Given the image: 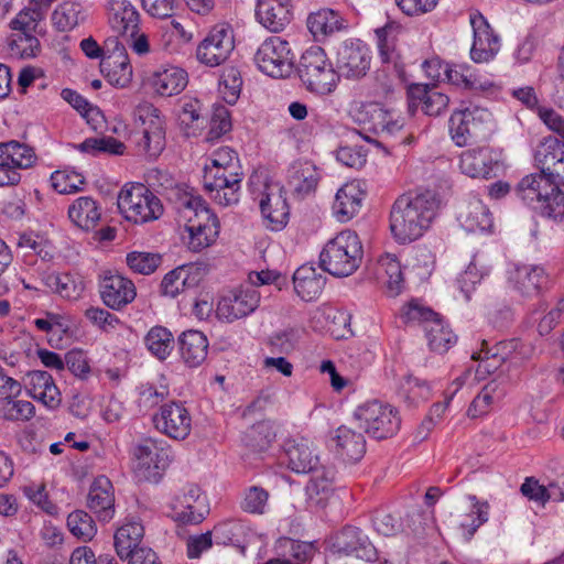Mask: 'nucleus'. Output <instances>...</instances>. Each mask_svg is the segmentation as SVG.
<instances>
[{"label": "nucleus", "mask_w": 564, "mask_h": 564, "mask_svg": "<svg viewBox=\"0 0 564 564\" xmlns=\"http://www.w3.org/2000/svg\"><path fill=\"white\" fill-rule=\"evenodd\" d=\"M440 199L426 191L414 196L403 194L393 203L390 210V230L399 243H409L430 228L436 217Z\"/></svg>", "instance_id": "obj_1"}, {"label": "nucleus", "mask_w": 564, "mask_h": 564, "mask_svg": "<svg viewBox=\"0 0 564 564\" xmlns=\"http://www.w3.org/2000/svg\"><path fill=\"white\" fill-rule=\"evenodd\" d=\"M174 205L180 220L188 234L186 243L193 252H200L214 245L219 235V221L203 198L186 188L175 192Z\"/></svg>", "instance_id": "obj_2"}, {"label": "nucleus", "mask_w": 564, "mask_h": 564, "mask_svg": "<svg viewBox=\"0 0 564 564\" xmlns=\"http://www.w3.org/2000/svg\"><path fill=\"white\" fill-rule=\"evenodd\" d=\"M364 249L358 235L343 230L330 239L319 253L321 268L334 276H349L359 267Z\"/></svg>", "instance_id": "obj_3"}, {"label": "nucleus", "mask_w": 564, "mask_h": 564, "mask_svg": "<svg viewBox=\"0 0 564 564\" xmlns=\"http://www.w3.org/2000/svg\"><path fill=\"white\" fill-rule=\"evenodd\" d=\"M297 74L304 87L317 95L333 93L339 83L336 68L319 46H312L302 54Z\"/></svg>", "instance_id": "obj_4"}, {"label": "nucleus", "mask_w": 564, "mask_h": 564, "mask_svg": "<svg viewBox=\"0 0 564 564\" xmlns=\"http://www.w3.org/2000/svg\"><path fill=\"white\" fill-rule=\"evenodd\" d=\"M250 188L253 199L258 203L267 227L271 230L283 229L290 216V207L284 187L278 183L261 177L251 176Z\"/></svg>", "instance_id": "obj_5"}, {"label": "nucleus", "mask_w": 564, "mask_h": 564, "mask_svg": "<svg viewBox=\"0 0 564 564\" xmlns=\"http://www.w3.org/2000/svg\"><path fill=\"white\" fill-rule=\"evenodd\" d=\"M118 208L122 216L134 224H145L159 219L163 205L142 183L126 184L118 196Z\"/></svg>", "instance_id": "obj_6"}, {"label": "nucleus", "mask_w": 564, "mask_h": 564, "mask_svg": "<svg viewBox=\"0 0 564 564\" xmlns=\"http://www.w3.org/2000/svg\"><path fill=\"white\" fill-rule=\"evenodd\" d=\"M533 354L531 345L513 338L497 343L491 348L482 349L479 352H473L474 360H480L478 371L491 373L499 367L506 366L507 372L518 371Z\"/></svg>", "instance_id": "obj_7"}, {"label": "nucleus", "mask_w": 564, "mask_h": 564, "mask_svg": "<svg viewBox=\"0 0 564 564\" xmlns=\"http://www.w3.org/2000/svg\"><path fill=\"white\" fill-rule=\"evenodd\" d=\"M354 419L357 421L359 429L376 440L394 436L401 425L397 409L377 400L357 406Z\"/></svg>", "instance_id": "obj_8"}, {"label": "nucleus", "mask_w": 564, "mask_h": 564, "mask_svg": "<svg viewBox=\"0 0 564 564\" xmlns=\"http://www.w3.org/2000/svg\"><path fill=\"white\" fill-rule=\"evenodd\" d=\"M259 69L268 76L284 78L291 75L294 65V54L290 43L280 36L267 37L254 54Z\"/></svg>", "instance_id": "obj_9"}, {"label": "nucleus", "mask_w": 564, "mask_h": 564, "mask_svg": "<svg viewBox=\"0 0 564 564\" xmlns=\"http://www.w3.org/2000/svg\"><path fill=\"white\" fill-rule=\"evenodd\" d=\"M241 177L238 173L223 166H205L204 188L209 197L221 206L239 202Z\"/></svg>", "instance_id": "obj_10"}, {"label": "nucleus", "mask_w": 564, "mask_h": 564, "mask_svg": "<svg viewBox=\"0 0 564 564\" xmlns=\"http://www.w3.org/2000/svg\"><path fill=\"white\" fill-rule=\"evenodd\" d=\"M235 48L232 29L227 24L213 26L196 48L199 63L216 67L228 59Z\"/></svg>", "instance_id": "obj_11"}, {"label": "nucleus", "mask_w": 564, "mask_h": 564, "mask_svg": "<svg viewBox=\"0 0 564 564\" xmlns=\"http://www.w3.org/2000/svg\"><path fill=\"white\" fill-rule=\"evenodd\" d=\"M371 61V52L362 41L347 40L337 50L336 72L339 77L357 80L367 75Z\"/></svg>", "instance_id": "obj_12"}, {"label": "nucleus", "mask_w": 564, "mask_h": 564, "mask_svg": "<svg viewBox=\"0 0 564 564\" xmlns=\"http://www.w3.org/2000/svg\"><path fill=\"white\" fill-rule=\"evenodd\" d=\"M330 553L337 560L350 557L371 562L377 558L376 547L368 536L356 527H346L336 534Z\"/></svg>", "instance_id": "obj_13"}, {"label": "nucleus", "mask_w": 564, "mask_h": 564, "mask_svg": "<svg viewBox=\"0 0 564 564\" xmlns=\"http://www.w3.org/2000/svg\"><path fill=\"white\" fill-rule=\"evenodd\" d=\"M133 455L137 468L145 479H156L160 470H164L172 460L166 442L151 437L143 438L137 444Z\"/></svg>", "instance_id": "obj_14"}, {"label": "nucleus", "mask_w": 564, "mask_h": 564, "mask_svg": "<svg viewBox=\"0 0 564 564\" xmlns=\"http://www.w3.org/2000/svg\"><path fill=\"white\" fill-rule=\"evenodd\" d=\"M172 517L184 524H198L208 512L205 495L195 485L184 487L171 502Z\"/></svg>", "instance_id": "obj_15"}, {"label": "nucleus", "mask_w": 564, "mask_h": 564, "mask_svg": "<svg viewBox=\"0 0 564 564\" xmlns=\"http://www.w3.org/2000/svg\"><path fill=\"white\" fill-rule=\"evenodd\" d=\"M403 29L397 22H388L375 31L380 59L389 67L392 66L397 78L404 82V61L400 47V37Z\"/></svg>", "instance_id": "obj_16"}, {"label": "nucleus", "mask_w": 564, "mask_h": 564, "mask_svg": "<svg viewBox=\"0 0 564 564\" xmlns=\"http://www.w3.org/2000/svg\"><path fill=\"white\" fill-rule=\"evenodd\" d=\"M260 303V293L253 286L239 288L223 295L217 305V316L234 322L251 314Z\"/></svg>", "instance_id": "obj_17"}, {"label": "nucleus", "mask_w": 564, "mask_h": 564, "mask_svg": "<svg viewBox=\"0 0 564 564\" xmlns=\"http://www.w3.org/2000/svg\"><path fill=\"white\" fill-rule=\"evenodd\" d=\"M158 431L173 440H185L192 430V417L182 402L171 401L163 404L153 416Z\"/></svg>", "instance_id": "obj_18"}, {"label": "nucleus", "mask_w": 564, "mask_h": 564, "mask_svg": "<svg viewBox=\"0 0 564 564\" xmlns=\"http://www.w3.org/2000/svg\"><path fill=\"white\" fill-rule=\"evenodd\" d=\"M501 160V152L489 145H476L462 152L459 167L470 177L489 178L496 175Z\"/></svg>", "instance_id": "obj_19"}, {"label": "nucleus", "mask_w": 564, "mask_h": 564, "mask_svg": "<svg viewBox=\"0 0 564 564\" xmlns=\"http://www.w3.org/2000/svg\"><path fill=\"white\" fill-rule=\"evenodd\" d=\"M469 21L474 33L471 59L476 63L489 62L500 50V39L480 12L470 13Z\"/></svg>", "instance_id": "obj_20"}, {"label": "nucleus", "mask_w": 564, "mask_h": 564, "mask_svg": "<svg viewBox=\"0 0 564 564\" xmlns=\"http://www.w3.org/2000/svg\"><path fill=\"white\" fill-rule=\"evenodd\" d=\"M100 296L106 306L119 311L137 296L134 283L120 274L106 275L100 284Z\"/></svg>", "instance_id": "obj_21"}, {"label": "nucleus", "mask_w": 564, "mask_h": 564, "mask_svg": "<svg viewBox=\"0 0 564 564\" xmlns=\"http://www.w3.org/2000/svg\"><path fill=\"white\" fill-rule=\"evenodd\" d=\"M409 108L419 107L427 116H440L448 106L449 97L436 86L411 85L408 89Z\"/></svg>", "instance_id": "obj_22"}, {"label": "nucleus", "mask_w": 564, "mask_h": 564, "mask_svg": "<svg viewBox=\"0 0 564 564\" xmlns=\"http://www.w3.org/2000/svg\"><path fill=\"white\" fill-rule=\"evenodd\" d=\"M87 508L96 513L99 520L109 521L113 518L115 490L108 477L98 476L94 479L87 495Z\"/></svg>", "instance_id": "obj_23"}, {"label": "nucleus", "mask_w": 564, "mask_h": 564, "mask_svg": "<svg viewBox=\"0 0 564 564\" xmlns=\"http://www.w3.org/2000/svg\"><path fill=\"white\" fill-rule=\"evenodd\" d=\"M366 196V191L360 181L354 180L344 184L336 193L333 204V213L337 220L346 223L355 217Z\"/></svg>", "instance_id": "obj_24"}, {"label": "nucleus", "mask_w": 564, "mask_h": 564, "mask_svg": "<svg viewBox=\"0 0 564 564\" xmlns=\"http://www.w3.org/2000/svg\"><path fill=\"white\" fill-rule=\"evenodd\" d=\"M534 160L541 173L564 186V143H539Z\"/></svg>", "instance_id": "obj_25"}, {"label": "nucleus", "mask_w": 564, "mask_h": 564, "mask_svg": "<svg viewBox=\"0 0 564 564\" xmlns=\"http://www.w3.org/2000/svg\"><path fill=\"white\" fill-rule=\"evenodd\" d=\"M288 466L295 473H310L319 465L317 448L305 437H296L285 443Z\"/></svg>", "instance_id": "obj_26"}, {"label": "nucleus", "mask_w": 564, "mask_h": 564, "mask_svg": "<svg viewBox=\"0 0 564 564\" xmlns=\"http://www.w3.org/2000/svg\"><path fill=\"white\" fill-rule=\"evenodd\" d=\"M319 182L317 167L311 161H296L288 170L286 184L296 198L313 194Z\"/></svg>", "instance_id": "obj_27"}, {"label": "nucleus", "mask_w": 564, "mask_h": 564, "mask_svg": "<svg viewBox=\"0 0 564 564\" xmlns=\"http://www.w3.org/2000/svg\"><path fill=\"white\" fill-rule=\"evenodd\" d=\"M24 387L29 395L50 409H55L61 403L59 390L47 371H29L24 378Z\"/></svg>", "instance_id": "obj_28"}, {"label": "nucleus", "mask_w": 564, "mask_h": 564, "mask_svg": "<svg viewBox=\"0 0 564 564\" xmlns=\"http://www.w3.org/2000/svg\"><path fill=\"white\" fill-rule=\"evenodd\" d=\"M291 0H258L256 17L268 30L280 32L291 22Z\"/></svg>", "instance_id": "obj_29"}, {"label": "nucleus", "mask_w": 564, "mask_h": 564, "mask_svg": "<svg viewBox=\"0 0 564 564\" xmlns=\"http://www.w3.org/2000/svg\"><path fill=\"white\" fill-rule=\"evenodd\" d=\"M333 443L335 455L344 463H356L366 453L364 435L346 426H339L335 431Z\"/></svg>", "instance_id": "obj_30"}, {"label": "nucleus", "mask_w": 564, "mask_h": 564, "mask_svg": "<svg viewBox=\"0 0 564 564\" xmlns=\"http://www.w3.org/2000/svg\"><path fill=\"white\" fill-rule=\"evenodd\" d=\"M153 90L163 97L177 95L187 85V73L177 66L162 65L149 78Z\"/></svg>", "instance_id": "obj_31"}, {"label": "nucleus", "mask_w": 564, "mask_h": 564, "mask_svg": "<svg viewBox=\"0 0 564 564\" xmlns=\"http://www.w3.org/2000/svg\"><path fill=\"white\" fill-rule=\"evenodd\" d=\"M508 280L522 295L532 296L540 292L545 281L543 268L532 264H512Z\"/></svg>", "instance_id": "obj_32"}, {"label": "nucleus", "mask_w": 564, "mask_h": 564, "mask_svg": "<svg viewBox=\"0 0 564 564\" xmlns=\"http://www.w3.org/2000/svg\"><path fill=\"white\" fill-rule=\"evenodd\" d=\"M135 130L144 141L164 139L165 122L160 110L150 102L140 104L135 109Z\"/></svg>", "instance_id": "obj_33"}, {"label": "nucleus", "mask_w": 564, "mask_h": 564, "mask_svg": "<svg viewBox=\"0 0 564 564\" xmlns=\"http://www.w3.org/2000/svg\"><path fill=\"white\" fill-rule=\"evenodd\" d=\"M177 346L181 359L187 367H199L206 360L208 340L202 332H183L177 339Z\"/></svg>", "instance_id": "obj_34"}, {"label": "nucleus", "mask_w": 564, "mask_h": 564, "mask_svg": "<svg viewBox=\"0 0 564 564\" xmlns=\"http://www.w3.org/2000/svg\"><path fill=\"white\" fill-rule=\"evenodd\" d=\"M458 220L468 232L489 231L494 226L489 207L478 197L469 198L459 213Z\"/></svg>", "instance_id": "obj_35"}, {"label": "nucleus", "mask_w": 564, "mask_h": 564, "mask_svg": "<svg viewBox=\"0 0 564 564\" xmlns=\"http://www.w3.org/2000/svg\"><path fill=\"white\" fill-rule=\"evenodd\" d=\"M557 184L552 182L549 176L543 173H533L524 176L517 185L518 196L529 206L534 207L544 197L555 191Z\"/></svg>", "instance_id": "obj_36"}, {"label": "nucleus", "mask_w": 564, "mask_h": 564, "mask_svg": "<svg viewBox=\"0 0 564 564\" xmlns=\"http://www.w3.org/2000/svg\"><path fill=\"white\" fill-rule=\"evenodd\" d=\"M109 23L121 36L133 34L140 24L137 8L128 0H111L109 3Z\"/></svg>", "instance_id": "obj_37"}, {"label": "nucleus", "mask_w": 564, "mask_h": 564, "mask_svg": "<svg viewBox=\"0 0 564 564\" xmlns=\"http://www.w3.org/2000/svg\"><path fill=\"white\" fill-rule=\"evenodd\" d=\"M296 294L306 302L317 299L325 285V276L311 264H303L293 274Z\"/></svg>", "instance_id": "obj_38"}, {"label": "nucleus", "mask_w": 564, "mask_h": 564, "mask_svg": "<svg viewBox=\"0 0 564 564\" xmlns=\"http://www.w3.org/2000/svg\"><path fill=\"white\" fill-rule=\"evenodd\" d=\"M377 272L389 296L395 297L405 289L402 265L397 256L391 253L381 256L378 260Z\"/></svg>", "instance_id": "obj_39"}, {"label": "nucleus", "mask_w": 564, "mask_h": 564, "mask_svg": "<svg viewBox=\"0 0 564 564\" xmlns=\"http://www.w3.org/2000/svg\"><path fill=\"white\" fill-rule=\"evenodd\" d=\"M144 535V528L137 520H127L115 533V547L121 560H127L129 555L141 549L140 543Z\"/></svg>", "instance_id": "obj_40"}, {"label": "nucleus", "mask_w": 564, "mask_h": 564, "mask_svg": "<svg viewBox=\"0 0 564 564\" xmlns=\"http://www.w3.org/2000/svg\"><path fill=\"white\" fill-rule=\"evenodd\" d=\"M37 160L28 143H0V167L17 171L32 167Z\"/></svg>", "instance_id": "obj_41"}, {"label": "nucleus", "mask_w": 564, "mask_h": 564, "mask_svg": "<svg viewBox=\"0 0 564 564\" xmlns=\"http://www.w3.org/2000/svg\"><path fill=\"white\" fill-rule=\"evenodd\" d=\"M306 486L308 499L317 506H324L334 491L335 470L332 467L317 466L312 470Z\"/></svg>", "instance_id": "obj_42"}, {"label": "nucleus", "mask_w": 564, "mask_h": 564, "mask_svg": "<svg viewBox=\"0 0 564 564\" xmlns=\"http://www.w3.org/2000/svg\"><path fill=\"white\" fill-rule=\"evenodd\" d=\"M68 217L78 228L90 230L98 225L101 213L97 202L93 197L82 196L74 200L68 207Z\"/></svg>", "instance_id": "obj_43"}, {"label": "nucleus", "mask_w": 564, "mask_h": 564, "mask_svg": "<svg viewBox=\"0 0 564 564\" xmlns=\"http://www.w3.org/2000/svg\"><path fill=\"white\" fill-rule=\"evenodd\" d=\"M45 284L56 294L69 301L78 300L84 290L83 278L77 273L53 272L46 275Z\"/></svg>", "instance_id": "obj_44"}, {"label": "nucleus", "mask_w": 564, "mask_h": 564, "mask_svg": "<svg viewBox=\"0 0 564 564\" xmlns=\"http://www.w3.org/2000/svg\"><path fill=\"white\" fill-rule=\"evenodd\" d=\"M344 19L338 12L332 9H321L313 12L307 18V28L313 36L321 41L322 39L334 34L345 28Z\"/></svg>", "instance_id": "obj_45"}, {"label": "nucleus", "mask_w": 564, "mask_h": 564, "mask_svg": "<svg viewBox=\"0 0 564 564\" xmlns=\"http://www.w3.org/2000/svg\"><path fill=\"white\" fill-rule=\"evenodd\" d=\"M144 345L152 356L160 361H164L173 351L175 339L169 328L155 325L144 336Z\"/></svg>", "instance_id": "obj_46"}, {"label": "nucleus", "mask_w": 564, "mask_h": 564, "mask_svg": "<svg viewBox=\"0 0 564 564\" xmlns=\"http://www.w3.org/2000/svg\"><path fill=\"white\" fill-rule=\"evenodd\" d=\"M194 270V265H182L166 273L161 282L162 295L176 297L186 289L193 288L196 284L192 276Z\"/></svg>", "instance_id": "obj_47"}, {"label": "nucleus", "mask_w": 564, "mask_h": 564, "mask_svg": "<svg viewBox=\"0 0 564 564\" xmlns=\"http://www.w3.org/2000/svg\"><path fill=\"white\" fill-rule=\"evenodd\" d=\"M85 11L80 3L65 1L52 13V23L59 32H68L85 20Z\"/></svg>", "instance_id": "obj_48"}, {"label": "nucleus", "mask_w": 564, "mask_h": 564, "mask_svg": "<svg viewBox=\"0 0 564 564\" xmlns=\"http://www.w3.org/2000/svg\"><path fill=\"white\" fill-rule=\"evenodd\" d=\"M200 110L202 106L197 99H189L183 102L178 113V123L185 138L197 137V131L204 126L205 119Z\"/></svg>", "instance_id": "obj_49"}, {"label": "nucleus", "mask_w": 564, "mask_h": 564, "mask_svg": "<svg viewBox=\"0 0 564 564\" xmlns=\"http://www.w3.org/2000/svg\"><path fill=\"white\" fill-rule=\"evenodd\" d=\"M425 334L431 349L437 352L447 351L457 339L453 332L444 324L441 315L426 327Z\"/></svg>", "instance_id": "obj_50"}, {"label": "nucleus", "mask_w": 564, "mask_h": 564, "mask_svg": "<svg viewBox=\"0 0 564 564\" xmlns=\"http://www.w3.org/2000/svg\"><path fill=\"white\" fill-rule=\"evenodd\" d=\"M440 314L419 300H411L402 306L401 318L405 324L421 325L426 330Z\"/></svg>", "instance_id": "obj_51"}, {"label": "nucleus", "mask_w": 564, "mask_h": 564, "mask_svg": "<svg viewBox=\"0 0 564 564\" xmlns=\"http://www.w3.org/2000/svg\"><path fill=\"white\" fill-rule=\"evenodd\" d=\"M478 111L489 116L486 110L479 109L477 107L474 109L466 108L464 110L453 112L449 118V132L453 139L474 135L473 130L477 128V123L475 122V113Z\"/></svg>", "instance_id": "obj_52"}, {"label": "nucleus", "mask_w": 564, "mask_h": 564, "mask_svg": "<svg viewBox=\"0 0 564 564\" xmlns=\"http://www.w3.org/2000/svg\"><path fill=\"white\" fill-rule=\"evenodd\" d=\"M9 50L18 58L34 57L40 51V41L35 33H12Z\"/></svg>", "instance_id": "obj_53"}, {"label": "nucleus", "mask_w": 564, "mask_h": 564, "mask_svg": "<svg viewBox=\"0 0 564 564\" xmlns=\"http://www.w3.org/2000/svg\"><path fill=\"white\" fill-rule=\"evenodd\" d=\"M67 527L76 538L83 541H90L97 533L95 521L83 510H76L68 514Z\"/></svg>", "instance_id": "obj_54"}, {"label": "nucleus", "mask_w": 564, "mask_h": 564, "mask_svg": "<svg viewBox=\"0 0 564 564\" xmlns=\"http://www.w3.org/2000/svg\"><path fill=\"white\" fill-rule=\"evenodd\" d=\"M52 187L59 194H74L83 189L85 177L75 171H55L51 175Z\"/></svg>", "instance_id": "obj_55"}, {"label": "nucleus", "mask_w": 564, "mask_h": 564, "mask_svg": "<svg viewBox=\"0 0 564 564\" xmlns=\"http://www.w3.org/2000/svg\"><path fill=\"white\" fill-rule=\"evenodd\" d=\"M241 86L242 78L237 68L228 67L223 70L219 79V91L227 104L234 105L238 100Z\"/></svg>", "instance_id": "obj_56"}, {"label": "nucleus", "mask_w": 564, "mask_h": 564, "mask_svg": "<svg viewBox=\"0 0 564 564\" xmlns=\"http://www.w3.org/2000/svg\"><path fill=\"white\" fill-rule=\"evenodd\" d=\"M401 394L409 405L416 406L422 402L429 400L431 389L425 381L419 378L408 376L401 384Z\"/></svg>", "instance_id": "obj_57"}, {"label": "nucleus", "mask_w": 564, "mask_h": 564, "mask_svg": "<svg viewBox=\"0 0 564 564\" xmlns=\"http://www.w3.org/2000/svg\"><path fill=\"white\" fill-rule=\"evenodd\" d=\"M161 256L153 252L132 251L127 254L128 267L134 273L149 275L153 273L161 264Z\"/></svg>", "instance_id": "obj_58"}, {"label": "nucleus", "mask_w": 564, "mask_h": 564, "mask_svg": "<svg viewBox=\"0 0 564 564\" xmlns=\"http://www.w3.org/2000/svg\"><path fill=\"white\" fill-rule=\"evenodd\" d=\"M467 68L463 66H451L447 65L443 80H447L453 85H463L467 89L471 90H485L492 84L489 82H480L476 76L467 74Z\"/></svg>", "instance_id": "obj_59"}, {"label": "nucleus", "mask_w": 564, "mask_h": 564, "mask_svg": "<svg viewBox=\"0 0 564 564\" xmlns=\"http://www.w3.org/2000/svg\"><path fill=\"white\" fill-rule=\"evenodd\" d=\"M101 65L112 70L113 76L118 75L115 79L116 84L124 87L132 77V66L129 62L128 55L116 52L115 55H107L102 57Z\"/></svg>", "instance_id": "obj_60"}, {"label": "nucleus", "mask_w": 564, "mask_h": 564, "mask_svg": "<svg viewBox=\"0 0 564 564\" xmlns=\"http://www.w3.org/2000/svg\"><path fill=\"white\" fill-rule=\"evenodd\" d=\"M269 492L259 486H251L246 489L240 507L245 512L251 514H263L268 506Z\"/></svg>", "instance_id": "obj_61"}, {"label": "nucleus", "mask_w": 564, "mask_h": 564, "mask_svg": "<svg viewBox=\"0 0 564 564\" xmlns=\"http://www.w3.org/2000/svg\"><path fill=\"white\" fill-rule=\"evenodd\" d=\"M44 18V12L39 8H28L20 11L10 22L13 33H36L40 21Z\"/></svg>", "instance_id": "obj_62"}, {"label": "nucleus", "mask_w": 564, "mask_h": 564, "mask_svg": "<svg viewBox=\"0 0 564 564\" xmlns=\"http://www.w3.org/2000/svg\"><path fill=\"white\" fill-rule=\"evenodd\" d=\"M1 413L9 421H28L34 416L35 408L30 401L10 398L2 402Z\"/></svg>", "instance_id": "obj_63"}, {"label": "nucleus", "mask_w": 564, "mask_h": 564, "mask_svg": "<svg viewBox=\"0 0 564 564\" xmlns=\"http://www.w3.org/2000/svg\"><path fill=\"white\" fill-rule=\"evenodd\" d=\"M539 210L542 216L553 220H562L564 218V193L556 186L552 194L544 197L541 203L533 207Z\"/></svg>", "instance_id": "obj_64"}]
</instances>
